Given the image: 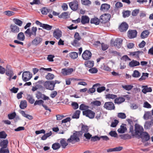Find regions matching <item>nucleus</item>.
Returning <instances> with one entry per match:
<instances>
[{
  "label": "nucleus",
  "mask_w": 153,
  "mask_h": 153,
  "mask_svg": "<svg viewBox=\"0 0 153 153\" xmlns=\"http://www.w3.org/2000/svg\"><path fill=\"white\" fill-rule=\"evenodd\" d=\"M54 78V75L50 73H48L46 76V78L48 80H51L53 79Z\"/></svg>",
  "instance_id": "obj_51"
},
{
  "label": "nucleus",
  "mask_w": 153,
  "mask_h": 153,
  "mask_svg": "<svg viewBox=\"0 0 153 153\" xmlns=\"http://www.w3.org/2000/svg\"><path fill=\"white\" fill-rule=\"evenodd\" d=\"M80 111L79 110H76L74 114L72 116V118L78 119L79 117V114H80Z\"/></svg>",
  "instance_id": "obj_44"
},
{
  "label": "nucleus",
  "mask_w": 153,
  "mask_h": 153,
  "mask_svg": "<svg viewBox=\"0 0 153 153\" xmlns=\"http://www.w3.org/2000/svg\"><path fill=\"white\" fill-rule=\"evenodd\" d=\"M92 53L88 50H85L84 51L82 54V58L85 60H88L91 57Z\"/></svg>",
  "instance_id": "obj_11"
},
{
  "label": "nucleus",
  "mask_w": 153,
  "mask_h": 153,
  "mask_svg": "<svg viewBox=\"0 0 153 153\" xmlns=\"http://www.w3.org/2000/svg\"><path fill=\"white\" fill-rule=\"evenodd\" d=\"M84 65L86 67L91 68L94 65V62L90 60L85 61L84 62Z\"/></svg>",
  "instance_id": "obj_26"
},
{
  "label": "nucleus",
  "mask_w": 153,
  "mask_h": 153,
  "mask_svg": "<svg viewBox=\"0 0 153 153\" xmlns=\"http://www.w3.org/2000/svg\"><path fill=\"white\" fill-rule=\"evenodd\" d=\"M21 114L23 116L27 118L30 120H32L33 118L32 116L29 114H26L25 111H21Z\"/></svg>",
  "instance_id": "obj_39"
},
{
  "label": "nucleus",
  "mask_w": 153,
  "mask_h": 153,
  "mask_svg": "<svg viewBox=\"0 0 153 153\" xmlns=\"http://www.w3.org/2000/svg\"><path fill=\"white\" fill-rule=\"evenodd\" d=\"M80 40L78 39H74L71 44L72 45L75 47L79 46L80 45V43L79 42V41Z\"/></svg>",
  "instance_id": "obj_33"
},
{
  "label": "nucleus",
  "mask_w": 153,
  "mask_h": 153,
  "mask_svg": "<svg viewBox=\"0 0 153 153\" xmlns=\"http://www.w3.org/2000/svg\"><path fill=\"white\" fill-rule=\"evenodd\" d=\"M88 108V106L85 105L83 104H81L79 106V109L81 110H84Z\"/></svg>",
  "instance_id": "obj_59"
},
{
  "label": "nucleus",
  "mask_w": 153,
  "mask_h": 153,
  "mask_svg": "<svg viewBox=\"0 0 153 153\" xmlns=\"http://www.w3.org/2000/svg\"><path fill=\"white\" fill-rule=\"evenodd\" d=\"M100 85L99 83H97L93 85L92 88H89L88 90V93L90 94L94 93L95 91V88Z\"/></svg>",
  "instance_id": "obj_28"
},
{
  "label": "nucleus",
  "mask_w": 153,
  "mask_h": 153,
  "mask_svg": "<svg viewBox=\"0 0 153 153\" xmlns=\"http://www.w3.org/2000/svg\"><path fill=\"white\" fill-rule=\"evenodd\" d=\"M52 26L47 24H43L42 27L44 29L49 30H51L52 28Z\"/></svg>",
  "instance_id": "obj_45"
},
{
  "label": "nucleus",
  "mask_w": 153,
  "mask_h": 153,
  "mask_svg": "<svg viewBox=\"0 0 153 153\" xmlns=\"http://www.w3.org/2000/svg\"><path fill=\"white\" fill-rule=\"evenodd\" d=\"M4 14L8 16H11L14 15L15 13L13 11L7 10L4 12Z\"/></svg>",
  "instance_id": "obj_50"
},
{
  "label": "nucleus",
  "mask_w": 153,
  "mask_h": 153,
  "mask_svg": "<svg viewBox=\"0 0 153 153\" xmlns=\"http://www.w3.org/2000/svg\"><path fill=\"white\" fill-rule=\"evenodd\" d=\"M91 104L93 106H99L101 105V102L100 101L96 100L91 102Z\"/></svg>",
  "instance_id": "obj_38"
},
{
  "label": "nucleus",
  "mask_w": 153,
  "mask_h": 153,
  "mask_svg": "<svg viewBox=\"0 0 153 153\" xmlns=\"http://www.w3.org/2000/svg\"><path fill=\"white\" fill-rule=\"evenodd\" d=\"M140 64V62L135 60H132L129 63V66L130 67H133L137 66L139 65Z\"/></svg>",
  "instance_id": "obj_29"
},
{
  "label": "nucleus",
  "mask_w": 153,
  "mask_h": 153,
  "mask_svg": "<svg viewBox=\"0 0 153 153\" xmlns=\"http://www.w3.org/2000/svg\"><path fill=\"white\" fill-rule=\"evenodd\" d=\"M101 137H98L97 136H95L92 137L91 138V141L95 142L96 141L99 140Z\"/></svg>",
  "instance_id": "obj_62"
},
{
  "label": "nucleus",
  "mask_w": 153,
  "mask_h": 153,
  "mask_svg": "<svg viewBox=\"0 0 153 153\" xmlns=\"http://www.w3.org/2000/svg\"><path fill=\"white\" fill-rule=\"evenodd\" d=\"M60 143L61 144L62 148L65 149L66 147L68 145V144L66 142L65 139L63 138L60 141Z\"/></svg>",
  "instance_id": "obj_34"
},
{
  "label": "nucleus",
  "mask_w": 153,
  "mask_h": 153,
  "mask_svg": "<svg viewBox=\"0 0 153 153\" xmlns=\"http://www.w3.org/2000/svg\"><path fill=\"white\" fill-rule=\"evenodd\" d=\"M88 127L86 126L82 125V127L81 130V131H78V132H81L80 134H81V136L82 135L83 133H86L88 131Z\"/></svg>",
  "instance_id": "obj_30"
},
{
  "label": "nucleus",
  "mask_w": 153,
  "mask_h": 153,
  "mask_svg": "<svg viewBox=\"0 0 153 153\" xmlns=\"http://www.w3.org/2000/svg\"><path fill=\"white\" fill-rule=\"evenodd\" d=\"M20 108L22 109H24L27 106V103L26 101H22L19 105Z\"/></svg>",
  "instance_id": "obj_43"
},
{
  "label": "nucleus",
  "mask_w": 153,
  "mask_h": 153,
  "mask_svg": "<svg viewBox=\"0 0 153 153\" xmlns=\"http://www.w3.org/2000/svg\"><path fill=\"white\" fill-rule=\"evenodd\" d=\"M89 71L91 73L95 74L98 71L97 69L95 68H94L90 69L89 70Z\"/></svg>",
  "instance_id": "obj_61"
},
{
  "label": "nucleus",
  "mask_w": 153,
  "mask_h": 153,
  "mask_svg": "<svg viewBox=\"0 0 153 153\" xmlns=\"http://www.w3.org/2000/svg\"><path fill=\"white\" fill-rule=\"evenodd\" d=\"M109 134L112 137H117V134L116 132L115 131H111L109 133Z\"/></svg>",
  "instance_id": "obj_60"
},
{
  "label": "nucleus",
  "mask_w": 153,
  "mask_h": 153,
  "mask_svg": "<svg viewBox=\"0 0 153 153\" xmlns=\"http://www.w3.org/2000/svg\"><path fill=\"white\" fill-rule=\"evenodd\" d=\"M10 29L12 32L14 33H17L19 31V28L15 24L11 25Z\"/></svg>",
  "instance_id": "obj_20"
},
{
  "label": "nucleus",
  "mask_w": 153,
  "mask_h": 153,
  "mask_svg": "<svg viewBox=\"0 0 153 153\" xmlns=\"http://www.w3.org/2000/svg\"><path fill=\"white\" fill-rule=\"evenodd\" d=\"M44 103V101L41 100H36L34 103V105H43Z\"/></svg>",
  "instance_id": "obj_54"
},
{
  "label": "nucleus",
  "mask_w": 153,
  "mask_h": 153,
  "mask_svg": "<svg viewBox=\"0 0 153 153\" xmlns=\"http://www.w3.org/2000/svg\"><path fill=\"white\" fill-rule=\"evenodd\" d=\"M117 97L116 95L108 94L105 95V98L108 99H114Z\"/></svg>",
  "instance_id": "obj_40"
},
{
  "label": "nucleus",
  "mask_w": 153,
  "mask_h": 153,
  "mask_svg": "<svg viewBox=\"0 0 153 153\" xmlns=\"http://www.w3.org/2000/svg\"><path fill=\"white\" fill-rule=\"evenodd\" d=\"M17 39L20 41H23L25 39V36L23 32H20L18 34Z\"/></svg>",
  "instance_id": "obj_35"
},
{
  "label": "nucleus",
  "mask_w": 153,
  "mask_h": 153,
  "mask_svg": "<svg viewBox=\"0 0 153 153\" xmlns=\"http://www.w3.org/2000/svg\"><path fill=\"white\" fill-rule=\"evenodd\" d=\"M27 99L28 100V102L31 104H33L35 101V100L33 98V97L32 95L30 94L27 95Z\"/></svg>",
  "instance_id": "obj_48"
},
{
  "label": "nucleus",
  "mask_w": 153,
  "mask_h": 153,
  "mask_svg": "<svg viewBox=\"0 0 153 153\" xmlns=\"http://www.w3.org/2000/svg\"><path fill=\"white\" fill-rule=\"evenodd\" d=\"M100 21V19L98 18L95 17L91 19L90 22L91 24H94L97 25L99 24Z\"/></svg>",
  "instance_id": "obj_32"
},
{
  "label": "nucleus",
  "mask_w": 153,
  "mask_h": 153,
  "mask_svg": "<svg viewBox=\"0 0 153 153\" xmlns=\"http://www.w3.org/2000/svg\"><path fill=\"white\" fill-rule=\"evenodd\" d=\"M135 135L137 136L138 138L144 132H143L144 129L142 126L137 124L135 126Z\"/></svg>",
  "instance_id": "obj_4"
},
{
  "label": "nucleus",
  "mask_w": 153,
  "mask_h": 153,
  "mask_svg": "<svg viewBox=\"0 0 153 153\" xmlns=\"http://www.w3.org/2000/svg\"><path fill=\"white\" fill-rule=\"evenodd\" d=\"M127 129L126 127L124 126H121L120 128L117 130L118 132L120 133H123L125 132Z\"/></svg>",
  "instance_id": "obj_46"
},
{
  "label": "nucleus",
  "mask_w": 153,
  "mask_h": 153,
  "mask_svg": "<svg viewBox=\"0 0 153 153\" xmlns=\"http://www.w3.org/2000/svg\"><path fill=\"white\" fill-rule=\"evenodd\" d=\"M149 74L148 73H143L141 77L139 79V80H145L146 77H148Z\"/></svg>",
  "instance_id": "obj_57"
},
{
  "label": "nucleus",
  "mask_w": 153,
  "mask_h": 153,
  "mask_svg": "<svg viewBox=\"0 0 153 153\" xmlns=\"http://www.w3.org/2000/svg\"><path fill=\"white\" fill-rule=\"evenodd\" d=\"M59 17L60 18L65 19H68V14L66 12L63 13L59 16Z\"/></svg>",
  "instance_id": "obj_42"
},
{
  "label": "nucleus",
  "mask_w": 153,
  "mask_h": 153,
  "mask_svg": "<svg viewBox=\"0 0 153 153\" xmlns=\"http://www.w3.org/2000/svg\"><path fill=\"white\" fill-rule=\"evenodd\" d=\"M110 6L107 4H102L100 10L103 11H106L110 9Z\"/></svg>",
  "instance_id": "obj_22"
},
{
  "label": "nucleus",
  "mask_w": 153,
  "mask_h": 153,
  "mask_svg": "<svg viewBox=\"0 0 153 153\" xmlns=\"http://www.w3.org/2000/svg\"><path fill=\"white\" fill-rule=\"evenodd\" d=\"M152 125L151 122L150 121H146L144 124V127L145 128L148 129L150 128Z\"/></svg>",
  "instance_id": "obj_55"
},
{
  "label": "nucleus",
  "mask_w": 153,
  "mask_h": 153,
  "mask_svg": "<svg viewBox=\"0 0 153 153\" xmlns=\"http://www.w3.org/2000/svg\"><path fill=\"white\" fill-rule=\"evenodd\" d=\"M123 40L121 38H117L114 42V45L116 48H119L121 46Z\"/></svg>",
  "instance_id": "obj_19"
},
{
  "label": "nucleus",
  "mask_w": 153,
  "mask_h": 153,
  "mask_svg": "<svg viewBox=\"0 0 153 153\" xmlns=\"http://www.w3.org/2000/svg\"><path fill=\"white\" fill-rule=\"evenodd\" d=\"M140 138L144 139L145 141H147L149 140L150 136L148 133L144 132L142 133V134L138 138Z\"/></svg>",
  "instance_id": "obj_21"
},
{
  "label": "nucleus",
  "mask_w": 153,
  "mask_h": 153,
  "mask_svg": "<svg viewBox=\"0 0 153 153\" xmlns=\"http://www.w3.org/2000/svg\"><path fill=\"white\" fill-rule=\"evenodd\" d=\"M7 134L4 131L0 132V138L5 139L6 138Z\"/></svg>",
  "instance_id": "obj_58"
},
{
  "label": "nucleus",
  "mask_w": 153,
  "mask_h": 153,
  "mask_svg": "<svg viewBox=\"0 0 153 153\" xmlns=\"http://www.w3.org/2000/svg\"><path fill=\"white\" fill-rule=\"evenodd\" d=\"M69 56L71 58L75 59L78 57V53L75 52H71L69 53Z\"/></svg>",
  "instance_id": "obj_41"
},
{
  "label": "nucleus",
  "mask_w": 153,
  "mask_h": 153,
  "mask_svg": "<svg viewBox=\"0 0 153 153\" xmlns=\"http://www.w3.org/2000/svg\"><path fill=\"white\" fill-rule=\"evenodd\" d=\"M137 34V32L136 30H129L128 32V36L130 39L136 37Z\"/></svg>",
  "instance_id": "obj_17"
},
{
  "label": "nucleus",
  "mask_w": 153,
  "mask_h": 153,
  "mask_svg": "<svg viewBox=\"0 0 153 153\" xmlns=\"http://www.w3.org/2000/svg\"><path fill=\"white\" fill-rule=\"evenodd\" d=\"M150 33V32L148 30H144L141 33L140 36L141 38L143 39L147 37Z\"/></svg>",
  "instance_id": "obj_27"
},
{
  "label": "nucleus",
  "mask_w": 153,
  "mask_h": 153,
  "mask_svg": "<svg viewBox=\"0 0 153 153\" xmlns=\"http://www.w3.org/2000/svg\"><path fill=\"white\" fill-rule=\"evenodd\" d=\"M89 18L86 16H82L81 18V22L82 24H85L89 22Z\"/></svg>",
  "instance_id": "obj_23"
},
{
  "label": "nucleus",
  "mask_w": 153,
  "mask_h": 153,
  "mask_svg": "<svg viewBox=\"0 0 153 153\" xmlns=\"http://www.w3.org/2000/svg\"><path fill=\"white\" fill-rule=\"evenodd\" d=\"M117 117L122 119H124L126 118V114L123 113H119L118 114Z\"/></svg>",
  "instance_id": "obj_56"
},
{
  "label": "nucleus",
  "mask_w": 153,
  "mask_h": 153,
  "mask_svg": "<svg viewBox=\"0 0 153 153\" xmlns=\"http://www.w3.org/2000/svg\"><path fill=\"white\" fill-rule=\"evenodd\" d=\"M122 87L124 89L129 91L132 89L133 86L131 85H122Z\"/></svg>",
  "instance_id": "obj_37"
},
{
  "label": "nucleus",
  "mask_w": 153,
  "mask_h": 153,
  "mask_svg": "<svg viewBox=\"0 0 153 153\" xmlns=\"http://www.w3.org/2000/svg\"><path fill=\"white\" fill-rule=\"evenodd\" d=\"M36 97L38 99H42L43 100H49V98L46 96L45 94H42L41 92L39 91H37L36 94Z\"/></svg>",
  "instance_id": "obj_16"
},
{
  "label": "nucleus",
  "mask_w": 153,
  "mask_h": 153,
  "mask_svg": "<svg viewBox=\"0 0 153 153\" xmlns=\"http://www.w3.org/2000/svg\"><path fill=\"white\" fill-rule=\"evenodd\" d=\"M104 107L107 110H114L115 106L113 102H105L104 105Z\"/></svg>",
  "instance_id": "obj_12"
},
{
  "label": "nucleus",
  "mask_w": 153,
  "mask_h": 153,
  "mask_svg": "<svg viewBox=\"0 0 153 153\" xmlns=\"http://www.w3.org/2000/svg\"><path fill=\"white\" fill-rule=\"evenodd\" d=\"M43 41V39L41 36L36 37L31 42L32 45H33L37 46L40 45Z\"/></svg>",
  "instance_id": "obj_6"
},
{
  "label": "nucleus",
  "mask_w": 153,
  "mask_h": 153,
  "mask_svg": "<svg viewBox=\"0 0 153 153\" xmlns=\"http://www.w3.org/2000/svg\"><path fill=\"white\" fill-rule=\"evenodd\" d=\"M32 77V74L29 71H25L22 74V79L24 81L26 82L30 79Z\"/></svg>",
  "instance_id": "obj_10"
},
{
  "label": "nucleus",
  "mask_w": 153,
  "mask_h": 153,
  "mask_svg": "<svg viewBox=\"0 0 153 153\" xmlns=\"http://www.w3.org/2000/svg\"><path fill=\"white\" fill-rule=\"evenodd\" d=\"M79 2L77 0H74L69 3V5L72 10L76 11L79 7Z\"/></svg>",
  "instance_id": "obj_5"
},
{
  "label": "nucleus",
  "mask_w": 153,
  "mask_h": 153,
  "mask_svg": "<svg viewBox=\"0 0 153 153\" xmlns=\"http://www.w3.org/2000/svg\"><path fill=\"white\" fill-rule=\"evenodd\" d=\"M8 143L7 140H4L0 143V146L2 147L0 149V153H9V151L8 149H4L6 148Z\"/></svg>",
  "instance_id": "obj_2"
},
{
  "label": "nucleus",
  "mask_w": 153,
  "mask_h": 153,
  "mask_svg": "<svg viewBox=\"0 0 153 153\" xmlns=\"http://www.w3.org/2000/svg\"><path fill=\"white\" fill-rule=\"evenodd\" d=\"M83 114L90 119H93L94 117L95 113L91 110L87 109L83 111Z\"/></svg>",
  "instance_id": "obj_9"
},
{
  "label": "nucleus",
  "mask_w": 153,
  "mask_h": 153,
  "mask_svg": "<svg viewBox=\"0 0 153 153\" xmlns=\"http://www.w3.org/2000/svg\"><path fill=\"white\" fill-rule=\"evenodd\" d=\"M80 133L81 132L75 131L73 135L71 136L70 138L67 140L68 143L74 144L76 142H79V137L81 136V134Z\"/></svg>",
  "instance_id": "obj_1"
},
{
  "label": "nucleus",
  "mask_w": 153,
  "mask_h": 153,
  "mask_svg": "<svg viewBox=\"0 0 153 153\" xmlns=\"http://www.w3.org/2000/svg\"><path fill=\"white\" fill-rule=\"evenodd\" d=\"M142 88H143L142 92L145 94H146L147 92H151L152 91L151 88H148L147 85L142 86Z\"/></svg>",
  "instance_id": "obj_24"
},
{
  "label": "nucleus",
  "mask_w": 153,
  "mask_h": 153,
  "mask_svg": "<svg viewBox=\"0 0 153 153\" xmlns=\"http://www.w3.org/2000/svg\"><path fill=\"white\" fill-rule=\"evenodd\" d=\"M16 116L15 112L13 113L12 114H8V117L9 119L11 120L14 119Z\"/></svg>",
  "instance_id": "obj_63"
},
{
  "label": "nucleus",
  "mask_w": 153,
  "mask_h": 153,
  "mask_svg": "<svg viewBox=\"0 0 153 153\" xmlns=\"http://www.w3.org/2000/svg\"><path fill=\"white\" fill-rule=\"evenodd\" d=\"M13 21L15 24L19 26H21L23 23V22L22 21L17 18L13 19Z\"/></svg>",
  "instance_id": "obj_36"
},
{
  "label": "nucleus",
  "mask_w": 153,
  "mask_h": 153,
  "mask_svg": "<svg viewBox=\"0 0 153 153\" xmlns=\"http://www.w3.org/2000/svg\"><path fill=\"white\" fill-rule=\"evenodd\" d=\"M132 76L134 77H139L140 76V74L138 71L135 70Z\"/></svg>",
  "instance_id": "obj_49"
},
{
  "label": "nucleus",
  "mask_w": 153,
  "mask_h": 153,
  "mask_svg": "<svg viewBox=\"0 0 153 153\" xmlns=\"http://www.w3.org/2000/svg\"><path fill=\"white\" fill-rule=\"evenodd\" d=\"M140 53V51H138L134 52H131L130 53V54L133 56H135L136 58L139 57V54Z\"/></svg>",
  "instance_id": "obj_52"
},
{
  "label": "nucleus",
  "mask_w": 153,
  "mask_h": 153,
  "mask_svg": "<svg viewBox=\"0 0 153 153\" xmlns=\"http://www.w3.org/2000/svg\"><path fill=\"white\" fill-rule=\"evenodd\" d=\"M62 36V33L58 28L55 30L53 33V36L57 39H59Z\"/></svg>",
  "instance_id": "obj_15"
},
{
  "label": "nucleus",
  "mask_w": 153,
  "mask_h": 153,
  "mask_svg": "<svg viewBox=\"0 0 153 153\" xmlns=\"http://www.w3.org/2000/svg\"><path fill=\"white\" fill-rule=\"evenodd\" d=\"M60 147L61 145L60 144L58 143H55L52 145V148L53 150H56L60 148Z\"/></svg>",
  "instance_id": "obj_47"
},
{
  "label": "nucleus",
  "mask_w": 153,
  "mask_h": 153,
  "mask_svg": "<svg viewBox=\"0 0 153 153\" xmlns=\"http://www.w3.org/2000/svg\"><path fill=\"white\" fill-rule=\"evenodd\" d=\"M131 11L129 10H126L123 11V16L124 18L128 17L130 15Z\"/></svg>",
  "instance_id": "obj_53"
},
{
  "label": "nucleus",
  "mask_w": 153,
  "mask_h": 153,
  "mask_svg": "<svg viewBox=\"0 0 153 153\" xmlns=\"http://www.w3.org/2000/svg\"><path fill=\"white\" fill-rule=\"evenodd\" d=\"M81 2L82 4L85 5H88L91 3L89 0H81Z\"/></svg>",
  "instance_id": "obj_64"
},
{
  "label": "nucleus",
  "mask_w": 153,
  "mask_h": 153,
  "mask_svg": "<svg viewBox=\"0 0 153 153\" xmlns=\"http://www.w3.org/2000/svg\"><path fill=\"white\" fill-rule=\"evenodd\" d=\"M128 25L125 22H122L119 27V30L121 32L126 31L128 28Z\"/></svg>",
  "instance_id": "obj_14"
},
{
  "label": "nucleus",
  "mask_w": 153,
  "mask_h": 153,
  "mask_svg": "<svg viewBox=\"0 0 153 153\" xmlns=\"http://www.w3.org/2000/svg\"><path fill=\"white\" fill-rule=\"evenodd\" d=\"M74 71L72 68L68 69L63 68L62 69L61 73L64 76L70 75Z\"/></svg>",
  "instance_id": "obj_18"
},
{
  "label": "nucleus",
  "mask_w": 153,
  "mask_h": 153,
  "mask_svg": "<svg viewBox=\"0 0 153 153\" xmlns=\"http://www.w3.org/2000/svg\"><path fill=\"white\" fill-rule=\"evenodd\" d=\"M125 99L123 97H120L118 98H116L114 100V102L117 104H120L124 102Z\"/></svg>",
  "instance_id": "obj_31"
},
{
  "label": "nucleus",
  "mask_w": 153,
  "mask_h": 153,
  "mask_svg": "<svg viewBox=\"0 0 153 153\" xmlns=\"http://www.w3.org/2000/svg\"><path fill=\"white\" fill-rule=\"evenodd\" d=\"M41 12L42 14L46 15L48 13H51L52 12V10L47 8L44 7L42 8L41 10Z\"/></svg>",
  "instance_id": "obj_25"
},
{
  "label": "nucleus",
  "mask_w": 153,
  "mask_h": 153,
  "mask_svg": "<svg viewBox=\"0 0 153 153\" xmlns=\"http://www.w3.org/2000/svg\"><path fill=\"white\" fill-rule=\"evenodd\" d=\"M6 73L7 75L9 77V80H10L11 78L13 75V73L11 69V66L9 65H7L6 68Z\"/></svg>",
  "instance_id": "obj_13"
},
{
  "label": "nucleus",
  "mask_w": 153,
  "mask_h": 153,
  "mask_svg": "<svg viewBox=\"0 0 153 153\" xmlns=\"http://www.w3.org/2000/svg\"><path fill=\"white\" fill-rule=\"evenodd\" d=\"M110 18L111 15L110 14H105L100 16V20L101 22L105 23L109 20Z\"/></svg>",
  "instance_id": "obj_7"
},
{
  "label": "nucleus",
  "mask_w": 153,
  "mask_h": 153,
  "mask_svg": "<svg viewBox=\"0 0 153 153\" xmlns=\"http://www.w3.org/2000/svg\"><path fill=\"white\" fill-rule=\"evenodd\" d=\"M37 30L36 27H33L31 30L30 28H28L25 32V33L27 36L30 37L31 36H35L36 34Z\"/></svg>",
  "instance_id": "obj_3"
},
{
  "label": "nucleus",
  "mask_w": 153,
  "mask_h": 153,
  "mask_svg": "<svg viewBox=\"0 0 153 153\" xmlns=\"http://www.w3.org/2000/svg\"><path fill=\"white\" fill-rule=\"evenodd\" d=\"M53 81H46L44 84V87L47 89L53 90L54 89V85Z\"/></svg>",
  "instance_id": "obj_8"
}]
</instances>
